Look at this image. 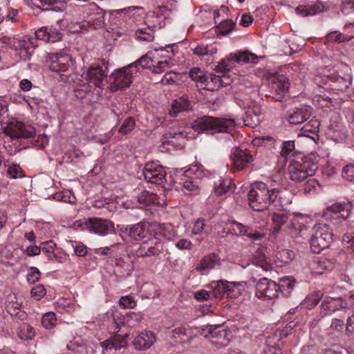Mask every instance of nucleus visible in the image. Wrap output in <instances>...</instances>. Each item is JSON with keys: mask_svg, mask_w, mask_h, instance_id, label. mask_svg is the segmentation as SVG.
<instances>
[{"mask_svg": "<svg viewBox=\"0 0 354 354\" xmlns=\"http://www.w3.org/2000/svg\"><path fill=\"white\" fill-rule=\"evenodd\" d=\"M119 304L123 308H134L136 306V302L131 296H123L119 299Z\"/></svg>", "mask_w": 354, "mask_h": 354, "instance_id": "59", "label": "nucleus"}, {"mask_svg": "<svg viewBox=\"0 0 354 354\" xmlns=\"http://www.w3.org/2000/svg\"><path fill=\"white\" fill-rule=\"evenodd\" d=\"M345 328L344 322L337 318H333L330 322V328L333 330L337 335H342Z\"/></svg>", "mask_w": 354, "mask_h": 354, "instance_id": "52", "label": "nucleus"}, {"mask_svg": "<svg viewBox=\"0 0 354 354\" xmlns=\"http://www.w3.org/2000/svg\"><path fill=\"white\" fill-rule=\"evenodd\" d=\"M216 51L209 49V47L207 45H204V44H199L193 50V52L195 55H197L200 57L206 56L209 53H214Z\"/></svg>", "mask_w": 354, "mask_h": 354, "instance_id": "54", "label": "nucleus"}, {"mask_svg": "<svg viewBox=\"0 0 354 354\" xmlns=\"http://www.w3.org/2000/svg\"><path fill=\"white\" fill-rule=\"evenodd\" d=\"M36 334L34 327L28 324H23L17 331L19 337L24 341H30V339H34Z\"/></svg>", "mask_w": 354, "mask_h": 354, "instance_id": "34", "label": "nucleus"}, {"mask_svg": "<svg viewBox=\"0 0 354 354\" xmlns=\"http://www.w3.org/2000/svg\"><path fill=\"white\" fill-rule=\"evenodd\" d=\"M307 230L308 227L303 221L299 219H292V216H290L288 234H290L292 237L294 238H305Z\"/></svg>", "mask_w": 354, "mask_h": 354, "instance_id": "26", "label": "nucleus"}, {"mask_svg": "<svg viewBox=\"0 0 354 354\" xmlns=\"http://www.w3.org/2000/svg\"><path fill=\"white\" fill-rule=\"evenodd\" d=\"M236 26V23L232 21V19H225L224 21H220L218 25H217V35L223 36L227 35V34L232 32Z\"/></svg>", "mask_w": 354, "mask_h": 354, "instance_id": "41", "label": "nucleus"}, {"mask_svg": "<svg viewBox=\"0 0 354 354\" xmlns=\"http://www.w3.org/2000/svg\"><path fill=\"white\" fill-rule=\"evenodd\" d=\"M49 68L59 74L60 81L70 82V78L75 70V60L69 54L64 52L51 53Z\"/></svg>", "mask_w": 354, "mask_h": 354, "instance_id": "3", "label": "nucleus"}, {"mask_svg": "<svg viewBox=\"0 0 354 354\" xmlns=\"http://www.w3.org/2000/svg\"><path fill=\"white\" fill-rule=\"evenodd\" d=\"M151 58L147 55L141 56L138 58V60H136L134 62L131 63V66L134 71L135 75H137L138 72L140 71V68H145L148 67L149 62H151Z\"/></svg>", "mask_w": 354, "mask_h": 354, "instance_id": "48", "label": "nucleus"}, {"mask_svg": "<svg viewBox=\"0 0 354 354\" xmlns=\"http://www.w3.org/2000/svg\"><path fill=\"white\" fill-rule=\"evenodd\" d=\"M205 221L204 219H198L195 221L192 232L194 234H202L204 227H205Z\"/></svg>", "mask_w": 354, "mask_h": 354, "instance_id": "63", "label": "nucleus"}, {"mask_svg": "<svg viewBox=\"0 0 354 354\" xmlns=\"http://www.w3.org/2000/svg\"><path fill=\"white\" fill-rule=\"evenodd\" d=\"M249 230H250V227L244 225V224L235 220L231 221V228H230V233L236 236H248Z\"/></svg>", "mask_w": 354, "mask_h": 354, "instance_id": "40", "label": "nucleus"}, {"mask_svg": "<svg viewBox=\"0 0 354 354\" xmlns=\"http://www.w3.org/2000/svg\"><path fill=\"white\" fill-rule=\"evenodd\" d=\"M36 39L43 40L45 42H49V28L47 26H43L42 28L36 30L35 32Z\"/></svg>", "mask_w": 354, "mask_h": 354, "instance_id": "60", "label": "nucleus"}, {"mask_svg": "<svg viewBox=\"0 0 354 354\" xmlns=\"http://www.w3.org/2000/svg\"><path fill=\"white\" fill-rule=\"evenodd\" d=\"M158 232L156 234H160L168 241H172L177 236L176 230L171 223H153Z\"/></svg>", "mask_w": 354, "mask_h": 354, "instance_id": "29", "label": "nucleus"}, {"mask_svg": "<svg viewBox=\"0 0 354 354\" xmlns=\"http://www.w3.org/2000/svg\"><path fill=\"white\" fill-rule=\"evenodd\" d=\"M211 289L212 297L215 298H223L227 295V280H217L212 281L208 286Z\"/></svg>", "mask_w": 354, "mask_h": 354, "instance_id": "30", "label": "nucleus"}, {"mask_svg": "<svg viewBox=\"0 0 354 354\" xmlns=\"http://www.w3.org/2000/svg\"><path fill=\"white\" fill-rule=\"evenodd\" d=\"M147 223L140 221L138 223L130 225V238L135 241H142L147 235Z\"/></svg>", "mask_w": 354, "mask_h": 354, "instance_id": "28", "label": "nucleus"}, {"mask_svg": "<svg viewBox=\"0 0 354 354\" xmlns=\"http://www.w3.org/2000/svg\"><path fill=\"white\" fill-rule=\"evenodd\" d=\"M144 179L147 183L163 185L167 182V171L165 167L156 162H149L142 169Z\"/></svg>", "mask_w": 354, "mask_h": 354, "instance_id": "11", "label": "nucleus"}, {"mask_svg": "<svg viewBox=\"0 0 354 354\" xmlns=\"http://www.w3.org/2000/svg\"><path fill=\"white\" fill-rule=\"evenodd\" d=\"M221 263V259L218 254L216 252H210L209 254L204 256L200 261L199 263L196 268L197 272H203L205 270H212L216 266Z\"/></svg>", "mask_w": 354, "mask_h": 354, "instance_id": "21", "label": "nucleus"}, {"mask_svg": "<svg viewBox=\"0 0 354 354\" xmlns=\"http://www.w3.org/2000/svg\"><path fill=\"white\" fill-rule=\"evenodd\" d=\"M311 115V111L307 106L295 108L290 111L286 115V120L290 124H301L308 120Z\"/></svg>", "mask_w": 354, "mask_h": 354, "instance_id": "20", "label": "nucleus"}, {"mask_svg": "<svg viewBox=\"0 0 354 354\" xmlns=\"http://www.w3.org/2000/svg\"><path fill=\"white\" fill-rule=\"evenodd\" d=\"M288 79L283 75H279L273 79L270 85V96L275 100L281 102L289 88Z\"/></svg>", "mask_w": 354, "mask_h": 354, "instance_id": "17", "label": "nucleus"}, {"mask_svg": "<svg viewBox=\"0 0 354 354\" xmlns=\"http://www.w3.org/2000/svg\"><path fill=\"white\" fill-rule=\"evenodd\" d=\"M291 214L287 212H278L272 214V234H279L281 231L288 233Z\"/></svg>", "mask_w": 354, "mask_h": 354, "instance_id": "18", "label": "nucleus"}, {"mask_svg": "<svg viewBox=\"0 0 354 354\" xmlns=\"http://www.w3.org/2000/svg\"><path fill=\"white\" fill-rule=\"evenodd\" d=\"M164 250V245L158 238L147 240L142 243L139 248L136 250V254L140 258L145 257L158 256Z\"/></svg>", "mask_w": 354, "mask_h": 354, "instance_id": "16", "label": "nucleus"}, {"mask_svg": "<svg viewBox=\"0 0 354 354\" xmlns=\"http://www.w3.org/2000/svg\"><path fill=\"white\" fill-rule=\"evenodd\" d=\"M328 89L334 92L346 91L353 82L350 68L344 66V70L331 74L330 77H328Z\"/></svg>", "mask_w": 354, "mask_h": 354, "instance_id": "10", "label": "nucleus"}, {"mask_svg": "<svg viewBox=\"0 0 354 354\" xmlns=\"http://www.w3.org/2000/svg\"><path fill=\"white\" fill-rule=\"evenodd\" d=\"M30 293L32 297H35V299L39 300L41 298L45 297L46 290L44 286L38 285L32 288Z\"/></svg>", "mask_w": 354, "mask_h": 354, "instance_id": "56", "label": "nucleus"}, {"mask_svg": "<svg viewBox=\"0 0 354 354\" xmlns=\"http://www.w3.org/2000/svg\"><path fill=\"white\" fill-rule=\"evenodd\" d=\"M40 277V272L38 268H34V266H31L28 270L27 279L28 281L34 283L39 280Z\"/></svg>", "mask_w": 354, "mask_h": 354, "instance_id": "57", "label": "nucleus"}, {"mask_svg": "<svg viewBox=\"0 0 354 354\" xmlns=\"http://www.w3.org/2000/svg\"><path fill=\"white\" fill-rule=\"evenodd\" d=\"M108 63L102 60L101 64H93L86 71L84 76L88 84H93L97 88H103L107 82L108 77Z\"/></svg>", "mask_w": 354, "mask_h": 354, "instance_id": "8", "label": "nucleus"}, {"mask_svg": "<svg viewBox=\"0 0 354 354\" xmlns=\"http://www.w3.org/2000/svg\"><path fill=\"white\" fill-rule=\"evenodd\" d=\"M56 322V314L54 313H47L41 317V325L46 329H51L55 327Z\"/></svg>", "mask_w": 354, "mask_h": 354, "instance_id": "46", "label": "nucleus"}, {"mask_svg": "<svg viewBox=\"0 0 354 354\" xmlns=\"http://www.w3.org/2000/svg\"><path fill=\"white\" fill-rule=\"evenodd\" d=\"M88 11L91 16V25L94 29L102 28L105 26V11L102 8L93 2L88 5Z\"/></svg>", "mask_w": 354, "mask_h": 354, "instance_id": "22", "label": "nucleus"}, {"mask_svg": "<svg viewBox=\"0 0 354 354\" xmlns=\"http://www.w3.org/2000/svg\"><path fill=\"white\" fill-rule=\"evenodd\" d=\"M319 122L317 120H311L309 122L306 123L303 127V131L309 133H316L319 131Z\"/></svg>", "mask_w": 354, "mask_h": 354, "instance_id": "61", "label": "nucleus"}, {"mask_svg": "<svg viewBox=\"0 0 354 354\" xmlns=\"http://www.w3.org/2000/svg\"><path fill=\"white\" fill-rule=\"evenodd\" d=\"M322 310H326L325 315L328 313H334L337 310H343L348 307L347 301L342 297H326L322 301L321 305Z\"/></svg>", "mask_w": 354, "mask_h": 354, "instance_id": "19", "label": "nucleus"}, {"mask_svg": "<svg viewBox=\"0 0 354 354\" xmlns=\"http://www.w3.org/2000/svg\"><path fill=\"white\" fill-rule=\"evenodd\" d=\"M3 46L9 47L15 50H24L29 57L37 46V40L29 35L11 37L5 36L0 39Z\"/></svg>", "mask_w": 354, "mask_h": 354, "instance_id": "7", "label": "nucleus"}, {"mask_svg": "<svg viewBox=\"0 0 354 354\" xmlns=\"http://www.w3.org/2000/svg\"><path fill=\"white\" fill-rule=\"evenodd\" d=\"M292 252L289 250H281L277 253L276 256L281 262L288 263L292 260Z\"/></svg>", "mask_w": 354, "mask_h": 354, "instance_id": "58", "label": "nucleus"}, {"mask_svg": "<svg viewBox=\"0 0 354 354\" xmlns=\"http://www.w3.org/2000/svg\"><path fill=\"white\" fill-rule=\"evenodd\" d=\"M154 29L150 28V26H147L144 28H140L136 31V39L141 41H147V42H150V41H153L154 39Z\"/></svg>", "mask_w": 354, "mask_h": 354, "instance_id": "39", "label": "nucleus"}, {"mask_svg": "<svg viewBox=\"0 0 354 354\" xmlns=\"http://www.w3.org/2000/svg\"><path fill=\"white\" fill-rule=\"evenodd\" d=\"M244 289L243 283L227 281V296L228 297L239 296Z\"/></svg>", "mask_w": 354, "mask_h": 354, "instance_id": "43", "label": "nucleus"}, {"mask_svg": "<svg viewBox=\"0 0 354 354\" xmlns=\"http://www.w3.org/2000/svg\"><path fill=\"white\" fill-rule=\"evenodd\" d=\"M231 160L232 161V169L234 171H241L250 162L254 161V157L250 151L243 150L242 148L236 147L231 151Z\"/></svg>", "mask_w": 354, "mask_h": 354, "instance_id": "15", "label": "nucleus"}, {"mask_svg": "<svg viewBox=\"0 0 354 354\" xmlns=\"http://www.w3.org/2000/svg\"><path fill=\"white\" fill-rule=\"evenodd\" d=\"M174 64L171 59H165L162 61H158L157 64L153 65L152 68V72L154 74H160V73L165 72L168 70Z\"/></svg>", "mask_w": 354, "mask_h": 354, "instance_id": "50", "label": "nucleus"}, {"mask_svg": "<svg viewBox=\"0 0 354 354\" xmlns=\"http://www.w3.org/2000/svg\"><path fill=\"white\" fill-rule=\"evenodd\" d=\"M84 225L91 233L101 236L116 233L113 222L108 219L90 217L85 221Z\"/></svg>", "mask_w": 354, "mask_h": 354, "instance_id": "14", "label": "nucleus"}, {"mask_svg": "<svg viewBox=\"0 0 354 354\" xmlns=\"http://www.w3.org/2000/svg\"><path fill=\"white\" fill-rule=\"evenodd\" d=\"M234 66L235 65L234 64L233 58H232L231 53L228 57L220 61V62L214 68V71L217 73H223L225 74V73L230 71L232 68H234Z\"/></svg>", "mask_w": 354, "mask_h": 354, "instance_id": "35", "label": "nucleus"}, {"mask_svg": "<svg viewBox=\"0 0 354 354\" xmlns=\"http://www.w3.org/2000/svg\"><path fill=\"white\" fill-rule=\"evenodd\" d=\"M234 185L232 178H219L215 182L214 192L216 195L221 196L226 194L233 189Z\"/></svg>", "mask_w": 354, "mask_h": 354, "instance_id": "31", "label": "nucleus"}, {"mask_svg": "<svg viewBox=\"0 0 354 354\" xmlns=\"http://www.w3.org/2000/svg\"><path fill=\"white\" fill-rule=\"evenodd\" d=\"M136 127V122L132 117H127V118L124 119L122 122L120 129L119 133L122 134H128L134 129Z\"/></svg>", "mask_w": 354, "mask_h": 354, "instance_id": "49", "label": "nucleus"}, {"mask_svg": "<svg viewBox=\"0 0 354 354\" xmlns=\"http://www.w3.org/2000/svg\"><path fill=\"white\" fill-rule=\"evenodd\" d=\"M30 4L42 10L55 12L63 11L66 8V3L62 0H30Z\"/></svg>", "mask_w": 354, "mask_h": 354, "instance_id": "23", "label": "nucleus"}, {"mask_svg": "<svg viewBox=\"0 0 354 354\" xmlns=\"http://www.w3.org/2000/svg\"><path fill=\"white\" fill-rule=\"evenodd\" d=\"M11 140H19V138H34L37 131L34 127L25 125L24 123L17 120H10L4 130Z\"/></svg>", "mask_w": 354, "mask_h": 354, "instance_id": "13", "label": "nucleus"}, {"mask_svg": "<svg viewBox=\"0 0 354 354\" xmlns=\"http://www.w3.org/2000/svg\"><path fill=\"white\" fill-rule=\"evenodd\" d=\"M134 75V71L131 64L114 71L111 75V80H112L111 91L116 92L129 88L133 82Z\"/></svg>", "mask_w": 354, "mask_h": 354, "instance_id": "9", "label": "nucleus"}, {"mask_svg": "<svg viewBox=\"0 0 354 354\" xmlns=\"http://www.w3.org/2000/svg\"><path fill=\"white\" fill-rule=\"evenodd\" d=\"M235 127L236 122L234 119L218 118V117L209 115L198 117L193 120L191 124L192 129L197 131L198 133L208 131L212 134L230 133L234 131Z\"/></svg>", "mask_w": 354, "mask_h": 354, "instance_id": "2", "label": "nucleus"}, {"mask_svg": "<svg viewBox=\"0 0 354 354\" xmlns=\"http://www.w3.org/2000/svg\"><path fill=\"white\" fill-rule=\"evenodd\" d=\"M332 265L328 261H315L311 265V271L315 274H323L326 270H330Z\"/></svg>", "mask_w": 354, "mask_h": 354, "instance_id": "45", "label": "nucleus"}, {"mask_svg": "<svg viewBox=\"0 0 354 354\" xmlns=\"http://www.w3.org/2000/svg\"><path fill=\"white\" fill-rule=\"evenodd\" d=\"M295 149V143L294 140H286L282 143L281 155L283 157L287 158L291 155Z\"/></svg>", "mask_w": 354, "mask_h": 354, "instance_id": "51", "label": "nucleus"}, {"mask_svg": "<svg viewBox=\"0 0 354 354\" xmlns=\"http://www.w3.org/2000/svg\"><path fill=\"white\" fill-rule=\"evenodd\" d=\"M261 121L259 113L254 109H248L243 115V122L245 126L255 127L259 124Z\"/></svg>", "mask_w": 354, "mask_h": 354, "instance_id": "36", "label": "nucleus"}, {"mask_svg": "<svg viewBox=\"0 0 354 354\" xmlns=\"http://www.w3.org/2000/svg\"><path fill=\"white\" fill-rule=\"evenodd\" d=\"M346 205L342 203H335L332 205L328 207L326 209V212L323 214V216H325L326 219H329V218L332 217V214H337L338 213L342 212V211L345 210Z\"/></svg>", "mask_w": 354, "mask_h": 354, "instance_id": "47", "label": "nucleus"}, {"mask_svg": "<svg viewBox=\"0 0 354 354\" xmlns=\"http://www.w3.org/2000/svg\"><path fill=\"white\" fill-rule=\"evenodd\" d=\"M180 79V74L174 71H169L166 72L160 82L164 85H174L178 84Z\"/></svg>", "mask_w": 354, "mask_h": 354, "instance_id": "44", "label": "nucleus"}, {"mask_svg": "<svg viewBox=\"0 0 354 354\" xmlns=\"http://www.w3.org/2000/svg\"><path fill=\"white\" fill-rule=\"evenodd\" d=\"M281 189L272 187L265 182L257 181L250 186L248 198L251 207L256 211L268 209L270 204L281 198Z\"/></svg>", "mask_w": 354, "mask_h": 354, "instance_id": "1", "label": "nucleus"}, {"mask_svg": "<svg viewBox=\"0 0 354 354\" xmlns=\"http://www.w3.org/2000/svg\"><path fill=\"white\" fill-rule=\"evenodd\" d=\"M185 181L180 182L182 189L185 193L194 192L198 188V179H202L206 176L202 165H193L186 171H183Z\"/></svg>", "mask_w": 354, "mask_h": 354, "instance_id": "12", "label": "nucleus"}, {"mask_svg": "<svg viewBox=\"0 0 354 354\" xmlns=\"http://www.w3.org/2000/svg\"><path fill=\"white\" fill-rule=\"evenodd\" d=\"M56 244L53 241L42 242L41 246H39L41 252H43L48 254V259H53V256L50 254V253H53L54 252Z\"/></svg>", "mask_w": 354, "mask_h": 354, "instance_id": "53", "label": "nucleus"}, {"mask_svg": "<svg viewBox=\"0 0 354 354\" xmlns=\"http://www.w3.org/2000/svg\"><path fill=\"white\" fill-rule=\"evenodd\" d=\"M295 11L298 15H300L303 17H306L309 15H315L317 13L320 12L322 11L320 5H306V6H299Z\"/></svg>", "mask_w": 354, "mask_h": 354, "instance_id": "38", "label": "nucleus"}, {"mask_svg": "<svg viewBox=\"0 0 354 354\" xmlns=\"http://www.w3.org/2000/svg\"><path fill=\"white\" fill-rule=\"evenodd\" d=\"M323 296L324 293L321 290L311 293L303 301V306L308 308H313L318 304Z\"/></svg>", "mask_w": 354, "mask_h": 354, "instance_id": "42", "label": "nucleus"}, {"mask_svg": "<svg viewBox=\"0 0 354 354\" xmlns=\"http://www.w3.org/2000/svg\"><path fill=\"white\" fill-rule=\"evenodd\" d=\"M334 234L329 224L319 223L312 228L310 245L312 252L319 253L322 250L328 248L333 241Z\"/></svg>", "mask_w": 354, "mask_h": 354, "instance_id": "5", "label": "nucleus"}, {"mask_svg": "<svg viewBox=\"0 0 354 354\" xmlns=\"http://www.w3.org/2000/svg\"><path fill=\"white\" fill-rule=\"evenodd\" d=\"M128 335H115L112 336L111 338L107 340L102 342L101 345L102 348L105 349H120L122 348H125L127 342Z\"/></svg>", "mask_w": 354, "mask_h": 354, "instance_id": "25", "label": "nucleus"}, {"mask_svg": "<svg viewBox=\"0 0 354 354\" xmlns=\"http://www.w3.org/2000/svg\"><path fill=\"white\" fill-rule=\"evenodd\" d=\"M8 174L12 178H21L23 170L18 165H13L8 169Z\"/></svg>", "mask_w": 354, "mask_h": 354, "instance_id": "62", "label": "nucleus"}, {"mask_svg": "<svg viewBox=\"0 0 354 354\" xmlns=\"http://www.w3.org/2000/svg\"><path fill=\"white\" fill-rule=\"evenodd\" d=\"M192 109V104L187 97V95H182L180 97L175 99L171 104V109H169L170 116H177L178 113L189 111Z\"/></svg>", "mask_w": 354, "mask_h": 354, "instance_id": "24", "label": "nucleus"}, {"mask_svg": "<svg viewBox=\"0 0 354 354\" xmlns=\"http://www.w3.org/2000/svg\"><path fill=\"white\" fill-rule=\"evenodd\" d=\"M345 330L347 335L354 334V311H353V314L348 317L346 321Z\"/></svg>", "mask_w": 354, "mask_h": 354, "instance_id": "64", "label": "nucleus"}, {"mask_svg": "<svg viewBox=\"0 0 354 354\" xmlns=\"http://www.w3.org/2000/svg\"><path fill=\"white\" fill-rule=\"evenodd\" d=\"M342 176L347 181H354V165H345L342 169Z\"/></svg>", "mask_w": 354, "mask_h": 354, "instance_id": "55", "label": "nucleus"}, {"mask_svg": "<svg viewBox=\"0 0 354 354\" xmlns=\"http://www.w3.org/2000/svg\"><path fill=\"white\" fill-rule=\"evenodd\" d=\"M231 58H233L234 64L235 63H256L257 58L255 54L244 52L241 53H231Z\"/></svg>", "mask_w": 354, "mask_h": 354, "instance_id": "37", "label": "nucleus"}, {"mask_svg": "<svg viewBox=\"0 0 354 354\" xmlns=\"http://www.w3.org/2000/svg\"><path fill=\"white\" fill-rule=\"evenodd\" d=\"M318 168L317 162L306 157L300 160H293L290 165L289 177L292 181L301 183L314 175Z\"/></svg>", "mask_w": 354, "mask_h": 354, "instance_id": "6", "label": "nucleus"}, {"mask_svg": "<svg viewBox=\"0 0 354 354\" xmlns=\"http://www.w3.org/2000/svg\"><path fill=\"white\" fill-rule=\"evenodd\" d=\"M293 286V283L290 281L279 285L273 280L261 278L256 284V296L263 299H274L279 297V292L284 295L290 293Z\"/></svg>", "mask_w": 354, "mask_h": 354, "instance_id": "4", "label": "nucleus"}, {"mask_svg": "<svg viewBox=\"0 0 354 354\" xmlns=\"http://www.w3.org/2000/svg\"><path fill=\"white\" fill-rule=\"evenodd\" d=\"M154 339L155 337L152 333H150V335L141 334L135 339V348L139 350L149 348L153 343Z\"/></svg>", "mask_w": 354, "mask_h": 354, "instance_id": "33", "label": "nucleus"}, {"mask_svg": "<svg viewBox=\"0 0 354 354\" xmlns=\"http://www.w3.org/2000/svg\"><path fill=\"white\" fill-rule=\"evenodd\" d=\"M136 200L140 207H145L150 205H155L159 204L158 196L154 194L153 192L148 191H143L136 196Z\"/></svg>", "mask_w": 354, "mask_h": 354, "instance_id": "27", "label": "nucleus"}, {"mask_svg": "<svg viewBox=\"0 0 354 354\" xmlns=\"http://www.w3.org/2000/svg\"><path fill=\"white\" fill-rule=\"evenodd\" d=\"M189 75L192 81L201 86H207L209 84V77H207L205 71L198 67H193L189 71Z\"/></svg>", "mask_w": 354, "mask_h": 354, "instance_id": "32", "label": "nucleus"}]
</instances>
